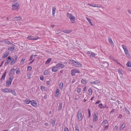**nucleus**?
<instances>
[{
    "mask_svg": "<svg viewBox=\"0 0 131 131\" xmlns=\"http://www.w3.org/2000/svg\"><path fill=\"white\" fill-rule=\"evenodd\" d=\"M69 63L75 67L80 68H81L82 67V64L79 62L76 61L72 59L69 60Z\"/></svg>",
    "mask_w": 131,
    "mask_h": 131,
    "instance_id": "obj_1",
    "label": "nucleus"
},
{
    "mask_svg": "<svg viewBox=\"0 0 131 131\" xmlns=\"http://www.w3.org/2000/svg\"><path fill=\"white\" fill-rule=\"evenodd\" d=\"M19 4L18 2L14 3L12 6V9L13 10H16L18 11L19 9Z\"/></svg>",
    "mask_w": 131,
    "mask_h": 131,
    "instance_id": "obj_2",
    "label": "nucleus"
},
{
    "mask_svg": "<svg viewBox=\"0 0 131 131\" xmlns=\"http://www.w3.org/2000/svg\"><path fill=\"white\" fill-rule=\"evenodd\" d=\"M14 78V77L12 76L10 77L9 80L6 81V85L7 87H9L11 84L12 81Z\"/></svg>",
    "mask_w": 131,
    "mask_h": 131,
    "instance_id": "obj_3",
    "label": "nucleus"
},
{
    "mask_svg": "<svg viewBox=\"0 0 131 131\" xmlns=\"http://www.w3.org/2000/svg\"><path fill=\"white\" fill-rule=\"evenodd\" d=\"M81 72L80 70L78 69H72L71 71V75L72 76H74L75 75L76 73H80Z\"/></svg>",
    "mask_w": 131,
    "mask_h": 131,
    "instance_id": "obj_4",
    "label": "nucleus"
},
{
    "mask_svg": "<svg viewBox=\"0 0 131 131\" xmlns=\"http://www.w3.org/2000/svg\"><path fill=\"white\" fill-rule=\"evenodd\" d=\"M122 47L124 50L125 54L127 56H129L130 54L127 47L124 45H122Z\"/></svg>",
    "mask_w": 131,
    "mask_h": 131,
    "instance_id": "obj_5",
    "label": "nucleus"
},
{
    "mask_svg": "<svg viewBox=\"0 0 131 131\" xmlns=\"http://www.w3.org/2000/svg\"><path fill=\"white\" fill-rule=\"evenodd\" d=\"M77 117L78 120L79 121H81L83 119V116L81 110H79L77 112Z\"/></svg>",
    "mask_w": 131,
    "mask_h": 131,
    "instance_id": "obj_6",
    "label": "nucleus"
},
{
    "mask_svg": "<svg viewBox=\"0 0 131 131\" xmlns=\"http://www.w3.org/2000/svg\"><path fill=\"white\" fill-rule=\"evenodd\" d=\"M87 54L88 56L90 57L91 58H96L95 56V54L91 51H88L87 52Z\"/></svg>",
    "mask_w": 131,
    "mask_h": 131,
    "instance_id": "obj_7",
    "label": "nucleus"
},
{
    "mask_svg": "<svg viewBox=\"0 0 131 131\" xmlns=\"http://www.w3.org/2000/svg\"><path fill=\"white\" fill-rule=\"evenodd\" d=\"M58 69H62L64 67V65L62 62H59L56 65Z\"/></svg>",
    "mask_w": 131,
    "mask_h": 131,
    "instance_id": "obj_8",
    "label": "nucleus"
},
{
    "mask_svg": "<svg viewBox=\"0 0 131 131\" xmlns=\"http://www.w3.org/2000/svg\"><path fill=\"white\" fill-rule=\"evenodd\" d=\"M15 49V47L14 46H9L8 48V52L9 51L13 52Z\"/></svg>",
    "mask_w": 131,
    "mask_h": 131,
    "instance_id": "obj_9",
    "label": "nucleus"
},
{
    "mask_svg": "<svg viewBox=\"0 0 131 131\" xmlns=\"http://www.w3.org/2000/svg\"><path fill=\"white\" fill-rule=\"evenodd\" d=\"M10 89L9 88H5V89H3L2 88L1 89V91L5 93H10Z\"/></svg>",
    "mask_w": 131,
    "mask_h": 131,
    "instance_id": "obj_10",
    "label": "nucleus"
},
{
    "mask_svg": "<svg viewBox=\"0 0 131 131\" xmlns=\"http://www.w3.org/2000/svg\"><path fill=\"white\" fill-rule=\"evenodd\" d=\"M39 38L38 37H35L34 36H28L27 37V39H28L29 40H36L38 39Z\"/></svg>",
    "mask_w": 131,
    "mask_h": 131,
    "instance_id": "obj_11",
    "label": "nucleus"
},
{
    "mask_svg": "<svg viewBox=\"0 0 131 131\" xmlns=\"http://www.w3.org/2000/svg\"><path fill=\"white\" fill-rule=\"evenodd\" d=\"M15 69L14 68H12L10 70L8 74L9 77H12L11 75L15 73Z\"/></svg>",
    "mask_w": 131,
    "mask_h": 131,
    "instance_id": "obj_12",
    "label": "nucleus"
},
{
    "mask_svg": "<svg viewBox=\"0 0 131 131\" xmlns=\"http://www.w3.org/2000/svg\"><path fill=\"white\" fill-rule=\"evenodd\" d=\"M17 59V57L16 56H15L14 58H13L12 59L11 62H10V65H13L15 62L16 60Z\"/></svg>",
    "mask_w": 131,
    "mask_h": 131,
    "instance_id": "obj_13",
    "label": "nucleus"
},
{
    "mask_svg": "<svg viewBox=\"0 0 131 131\" xmlns=\"http://www.w3.org/2000/svg\"><path fill=\"white\" fill-rule=\"evenodd\" d=\"M58 69L56 65V66H53L52 67V71L53 72H56Z\"/></svg>",
    "mask_w": 131,
    "mask_h": 131,
    "instance_id": "obj_14",
    "label": "nucleus"
},
{
    "mask_svg": "<svg viewBox=\"0 0 131 131\" xmlns=\"http://www.w3.org/2000/svg\"><path fill=\"white\" fill-rule=\"evenodd\" d=\"M9 54V52H6L4 53V55L2 57V58L4 59L7 57Z\"/></svg>",
    "mask_w": 131,
    "mask_h": 131,
    "instance_id": "obj_15",
    "label": "nucleus"
},
{
    "mask_svg": "<svg viewBox=\"0 0 131 131\" xmlns=\"http://www.w3.org/2000/svg\"><path fill=\"white\" fill-rule=\"evenodd\" d=\"M60 90L59 89H57L55 93L54 94V96L58 97L59 94Z\"/></svg>",
    "mask_w": 131,
    "mask_h": 131,
    "instance_id": "obj_16",
    "label": "nucleus"
},
{
    "mask_svg": "<svg viewBox=\"0 0 131 131\" xmlns=\"http://www.w3.org/2000/svg\"><path fill=\"white\" fill-rule=\"evenodd\" d=\"M98 119V117L96 114H94L93 115V121L94 122H96Z\"/></svg>",
    "mask_w": 131,
    "mask_h": 131,
    "instance_id": "obj_17",
    "label": "nucleus"
},
{
    "mask_svg": "<svg viewBox=\"0 0 131 131\" xmlns=\"http://www.w3.org/2000/svg\"><path fill=\"white\" fill-rule=\"evenodd\" d=\"M31 102V104L34 106H36L37 105V103L36 101L32 100Z\"/></svg>",
    "mask_w": 131,
    "mask_h": 131,
    "instance_id": "obj_18",
    "label": "nucleus"
},
{
    "mask_svg": "<svg viewBox=\"0 0 131 131\" xmlns=\"http://www.w3.org/2000/svg\"><path fill=\"white\" fill-rule=\"evenodd\" d=\"M62 102L59 103V106L58 107V111H59L61 110L62 108Z\"/></svg>",
    "mask_w": 131,
    "mask_h": 131,
    "instance_id": "obj_19",
    "label": "nucleus"
},
{
    "mask_svg": "<svg viewBox=\"0 0 131 131\" xmlns=\"http://www.w3.org/2000/svg\"><path fill=\"white\" fill-rule=\"evenodd\" d=\"M75 18V17L73 16L70 18V21L72 23H74Z\"/></svg>",
    "mask_w": 131,
    "mask_h": 131,
    "instance_id": "obj_20",
    "label": "nucleus"
},
{
    "mask_svg": "<svg viewBox=\"0 0 131 131\" xmlns=\"http://www.w3.org/2000/svg\"><path fill=\"white\" fill-rule=\"evenodd\" d=\"M31 101L30 100L28 99H27L25 100L24 101V102L25 104H28Z\"/></svg>",
    "mask_w": 131,
    "mask_h": 131,
    "instance_id": "obj_21",
    "label": "nucleus"
},
{
    "mask_svg": "<svg viewBox=\"0 0 131 131\" xmlns=\"http://www.w3.org/2000/svg\"><path fill=\"white\" fill-rule=\"evenodd\" d=\"M108 64V63L107 62H105L104 63H103L102 66H103L104 68H107Z\"/></svg>",
    "mask_w": 131,
    "mask_h": 131,
    "instance_id": "obj_22",
    "label": "nucleus"
},
{
    "mask_svg": "<svg viewBox=\"0 0 131 131\" xmlns=\"http://www.w3.org/2000/svg\"><path fill=\"white\" fill-rule=\"evenodd\" d=\"M56 8L55 7H53L52 8V15L53 17L55 16V14L56 12Z\"/></svg>",
    "mask_w": 131,
    "mask_h": 131,
    "instance_id": "obj_23",
    "label": "nucleus"
},
{
    "mask_svg": "<svg viewBox=\"0 0 131 131\" xmlns=\"http://www.w3.org/2000/svg\"><path fill=\"white\" fill-rule=\"evenodd\" d=\"M100 83L99 81L97 80H96L95 81H94L93 82H90V83L91 84H99Z\"/></svg>",
    "mask_w": 131,
    "mask_h": 131,
    "instance_id": "obj_24",
    "label": "nucleus"
},
{
    "mask_svg": "<svg viewBox=\"0 0 131 131\" xmlns=\"http://www.w3.org/2000/svg\"><path fill=\"white\" fill-rule=\"evenodd\" d=\"M40 89L42 91H46L47 90V88L46 87H45L43 86H41L40 87Z\"/></svg>",
    "mask_w": 131,
    "mask_h": 131,
    "instance_id": "obj_25",
    "label": "nucleus"
},
{
    "mask_svg": "<svg viewBox=\"0 0 131 131\" xmlns=\"http://www.w3.org/2000/svg\"><path fill=\"white\" fill-rule=\"evenodd\" d=\"M72 31L71 30H69L68 29H66L63 31V32L67 34H69Z\"/></svg>",
    "mask_w": 131,
    "mask_h": 131,
    "instance_id": "obj_26",
    "label": "nucleus"
},
{
    "mask_svg": "<svg viewBox=\"0 0 131 131\" xmlns=\"http://www.w3.org/2000/svg\"><path fill=\"white\" fill-rule=\"evenodd\" d=\"M87 80L85 79H82L81 81V83L83 84H85L87 82Z\"/></svg>",
    "mask_w": 131,
    "mask_h": 131,
    "instance_id": "obj_27",
    "label": "nucleus"
},
{
    "mask_svg": "<svg viewBox=\"0 0 131 131\" xmlns=\"http://www.w3.org/2000/svg\"><path fill=\"white\" fill-rule=\"evenodd\" d=\"M6 72H4V73L3 74V75L2 76L1 79V81H2L3 80H4V79L5 78V77H6Z\"/></svg>",
    "mask_w": 131,
    "mask_h": 131,
    "instance_id": "obj_28",
    "label": "nucleus"
},
{
    "mask_svg": "<svg viewBox=\"0 0 131 131\" xmlns=\"http://www.w3.org/2000/svg\"><path fill=\"white\" fill-rule=\"evenodd\" d=\"M88 94L90 96L92 94V90L91 89H89L88 91Z\"/></svg>",
    "mask_w": 131,
    "mask_h": 131,
    "instance_id": "obj_29",
    "label": "nucleus"
},
{
    "mask_svg": "<svg viewBox=\"0 0 131 131\" xmlns=\"http://www.w3.org/2000/svg\"><path fill=\"white\" fill-rule=\"evenodd\" d=\"M89 5L91 6H92L94 7H101L100 5H98L97 4H93L92 5H91V4H89Z\"/></svg>",
    "mask_w": 131,
    "mask_h": 131,
    "instance_id": "obj_30",
    "label": "nucleus"
},
{
    "mask_svg": "<svg viewBox=\"0 0 131 131\" xmlns=\"http://www.w3.org/2000/svg\"><path fill=\"white\" fill-rule=\"evenodd\" d=\"M10 93H11L12 94H13L15 96H16L17 95L16 93V92L14 90H10Z\"/></svg>",
    "mask_w": 131,
    "mask_h": 131,
    "instance_id": "obj_31",
    "label": "nucleus"
},
{
    "mask_svg": "<svg viewBox=\"0 0 131 131\" xmlns=\"http://www.w3.org/2000/svg\"><path fill=\"white\" fill-rule=\"evenodd\" d=\"M51 58H49L46 61L45 64H47L49 63L51 61Z\"/></svg>",
    "mask_w": 131,
    "mask_h": 131,
    "instance_id": "obj_32",
    "label": "nucleus"
},
{
    "mask_svg": "<svg viewBox=\"0 0 131 131\" xmlns=\"http://www.w3.org/2000/svg\"><path fill=\"white\" fill-rule=\"evenodd\" d=\"M98 107L101 109H102L104 108L105 107L103 106L102 103H100L98 105Z\"/></svg>",
    "mask_w": 131,
    "mask_h": 131,
    "instance_id": "obj_33",
    "label": "nucleus"
},
{
    "mask_svg": "<svg viewBox=\"0 0 131 131\" xmlns=\"http://www.w3.org/2000/svg\"><path fill=\"white\" fill-rule=\"evenodd\" d=\"M63 83L62 82H61L59 85V87L60 90H62V89L63 87Z\"/></svg>",
    "mask_w": 131,
    "mask_h": 131,
    "instance_id": "obj_34",
    "label": "nucleus"
},
{
    "mask_svg": "<svg viewBox=\"0 0 131 131\" xmlns=\"http://www.w3.org/2000/svg\"><path fill=\"white\" fill-rule=\"evenodd\" d=\"M14 19L15 20L18 21L21 19L22 18L20 17H15L14 18Z\"/></svg>",
    "mask_w": 131,
    "mask_h": 131,
    "instance_id": "obj_35",
    "label": "nucleus"
},
{
    "mask_svg": "<svg viewBox=\"0 0 131 131\" xmlns=\"http://www.w3.org/2000/svg\"><path fill=\"white\" fill-rule=\"evenodd\" d=\"M108 122L107 120L104 119V120L103 122L102 123V125H104L106 124Z\"/></svg>",
    "mask_w": 131,
    "mask_h": 131,
    "instance_id": "obj_36",
    "label": "nucleus"
},
{
    "mask_svg": "<svg viewBox=\"0 0 131 131\" xmlns=\"http://www.w3.org/2000/svg\"><path fill=\"white\" fill-rule=\"evenodd\" d=\"M56 122V120H52L51 122V123L53 127L55 125Z\"/></svg>",
    "mask_w": 131,
    "mask_h": 131,
    "instance_id": "obj_37",
    "label": "nucleus"
},
{
    "mask_svg": "<svg viewBox=\"0 0 131 131\" xmlns=\"http://www.w3.org/2000/svg\"><path fill=\"white\" fill-rule=\"evenodd\" d=\"M67 15L68 17L69 18H70L72 16H73V15L69 13H68L67 14Z\"/></svg>",
    "mask_w": 131,
    "mask_h": 131,
    "instance_id": "obj_38",
    "label": "nucleus"
},
{
    "mask_svg": "<svg viewBox=\"0 0 131 131\" xmlns=\"http://www.w3.org/2000/svg\"><path fill=\"white\" fill-rule=\"evenodd\" d=\"M108 39L110 44L111 45H113V43L111 38L109 37Z\"/></svg>",
    "mask_w": 131,
    "mask_h": 131,
    "instance_id": "obj_39",
    "label": "nucleus"
},
{
    "mask_svg": "<svg viewBox=\"0 0 131 131\" xmlns=\"http://www.w3.org/2000/svg\"><path fill=\"white\" fill-rule=\"evenodd\" d=\"M4 42L5 43L8 44L13 45V43H12L10 41H5Z\"/></svg>",
    "mask_w": 131,
    "mask_h": 131,
    "instance_id": "obj_40",
    "label": "nucleus"
},
{
    "mask_svg": "<svg viewBox=\"0 0 131 131\" xmlns=\"http://www.w3.org/2000/svg\"><path fill=\"white\" fill-rule=\"evenodd\" d=\"M48 70H46L43 72V74L45 75H46L48 74Z\"/></svg>",
    "mask_w": 131,
    "mask_h": 131,
    "instance_id": "obj_41",
    "label": "nucleus"
},
{
    "mask_svg": "<svg viewBox=\"0 0 131 131\" xmlns=\"http://www.w3.org/2000/svg\"><path fill=\"white\" fill-rule=\"evenodd\" d=\"M126 125L125 124H123L121 126V130H123L124 128H125V126Z\"/></svg>",
    "mask_w": 131,
    "mask_h": 131,
    "instance_id": "obj_42",
    "label": "nucleus"
},
{
    "mask_svg": "<svg viewBox=\"0 0 131 131\" xmlns=\"http://www.w3.org/2000/svg\"><path fill=\"white\" fill-rule=\"evenodd\" d=\"M125 109L126 114H129L130 112L129 110L128 109H127L126 108H125Z\"/></svg>",
    "mask_w": 131,
    "mask_h": 131,
    "instance_id": "obj_43",
    "label": "nucleus"
},
{
    "mask_svg": "<svg viewBox=\"0 0 131 131\" xmlns=\"http://www.w3.org/2000/svg\"><path fill=\"white\" fill-rule=\"evenodd\" d=\"M126 65L129 67L131 66V63L129 61L126 64Z\"/></svg>",
    "mask_w": 131,
    "mask_h": 131,
    "instance_id": "obj_44",
    "label": "nucleus"
},
{
    "mask_svg": "<svg viewBox=\"0 0 131 131\" xmlns=\"http://www.w3.org/2000/svg\"><path fill=\"white\" fill-rule=\"evenodd\" d=\"M88 111L89 113V118L91 116L90 110V109L89 108L88 109Z\"/></svg>",
    "mask_w": 131,
    "mask_h": 131,
    "instance_id": "obj_45",
    "label": "nucleus"
},
{
    "mask_svg": "<svg viewBox=\"0 0 131 131\" xmlns=\"http://www.w3.org/2000/svg\"><path fill=\"white\" fill-rule=\"evenodd\" d=\"M117 101L118 102V104L121 105H120V108H122V106H123V104L121 102L119 101H118L117 100Z\"/></svg>",
    "mask_w": 131,
    "mask_h": 131,
    "instance_id": "obj_46",
    "label": "nucleus"
},
{
    "mask_svg": "<svg viewBox=\"0 0 131 131\" xmlns=\"http://www.w3.org/2000/svg\"><path fill=\"white\" fill-rule=\"evenodd\" d=\"M81 88H78L77 89V92L78 93H80L81 92Z\"/></svg>",
    "mask_w": 131,
    "mask_h": 131,
    "instance_id": "obj_47",
    "label": "nucleus"
},
{
    "mask_svg": "<svg viewBox=\"0 0 131 131\" xmlns=\"http://www.w3.org/2000/svg\"><path fill=\"white\" fill-rule=\"evenodd\" d=\"M75 129H79V127L78 126V125L77 124H75Z\"/></svg>",
    "mask_w": 131,
    "mask_h": 131,
    "instance_id": "obj_48",
    "label": "nucleus"
},
{
    "mask_svg": "<svg viewBox=\"0 0 131 131\" xmlns=\"http://www.w3.org/2000/svg\"><path fill=\"white\" fill-rule=\"evenodd\" d=\"M25 60V58H23L20 61V63H23Z\"/></svg>",
    "mask_w": 131,
    "mask_h": 131,
    "instance_id": "obj_49",
    "label": "nucleus"
},
{
    "mask_svg": "<svg viewBox=\"0 0 131 131\" xmlns=\"http://www.w3.org/2000/svg\"><path fill=\"white\" fill-rule=\"evenodd\" d=\"M32 69V67L31 66H29L27 68V70L28 71H30Z\"/></svg>",
    "mask_w": 131,
    "mask_h": 131,
    "instance_id": "obj_50",
    "label": "nucleus"
},
{
    "mask_svg": "<svg viewBox=\"0 0 131 131\" xmlns=\"http://www.w3.org/2000/svg\"><path fill=\"white\" fill-rule=\"evenodd\" d=\"M40 79L42 81L44 79V77L43 75L41 76L40 77Z\"/></svg>",
    "mask_w": 131,
    "mask_h": 131,
    "instance_id": "obj_51",
    "label": "nucleus"
},
{
    "mask_svg": "<svg viewBox=\"0 0 131 131\" xmlns=\"http://www.w3.org/2000/svg\"><path fill=\"white\" fill-rule=\"evenodd\" d=\"M35 58H34V59H33L32 61L30 62L29 63V65H30V64H31L34 61H35Z\"/></svg>",
    "mask_w": 131,
    "mask_h": 131,
    "instance_id": "obj_52",
    "label": "nucleus"
},
{
    "mask_svg": "<svg viewBox=\"0 0 131 131\" xmlns=\"http://www.w3.org/2000/svg\"><path fill=\"white\" fill-rule=\"evenodd\" d=\"M34 56L33 55H32L30 57V59L29 60V61H30L33 59V57Z\"/></svg>",
    "mask_w": 131,
    "mask_h": 131,
    "instance_id": "obj_53",
    "label": "nucleus"
},
{
    "mask_svg": "<svg viewBox=\"0 0 131 131\" xmlns=\"http://www.w3.org/2000/svg\"><path fill=\"white\" fill-rule=\"evenodd\" d=\"M64 131H69L68 128L67 127H65L64 128Z\"/></svg>",
    "mask_w": 131,
    "mask_h": 131,
    "instance_id": "obj_54",
    "label": "nucleus"
},
{
    "mask_svg": "<svg viewBox=\"0 0 131 131\" xmlns=\"http://www.w3.org/2000/svg\"><path fill=\"white\" fill-rule=\"evenodd\" d=\"M86 18L87 20L88 21L89 23L91 21V20L90 18H89L87 17H86Z\"/></svg>",
    "mask_w": 131,
    "mask_h": 131,
    "instance_id": "obj_55",
    "label": "nucleus"
},
{
    "mask_svg": "<svg viewBox=\"0 0 131 131\" xmlns=\"http://www.w3.org/2000/svg\"><path fill=\"white\" fill-rule=\"evenodd\" d=\"M101 102V101L100 100H98L95 103V104H97Z\"/></svg>",
    "mask_w": 131,
    "mask_h": 131,
    "instance_id": "obj_56",
    "label": "nucleus"
},
{
    "mask_svg": "<svg viewBox=\"0 0 131 131\" xmlns=\"http://www.w3.org/2000/svg\"><path fill=\"white\" fill-rule=\"evenodd\" d=\"M113 60L115 61L118 64H120V63L118 62V61L116 60L114 58H113Z\"/></svg>",
    "mask_w": 131,
    "mask_h": 131,
    "instance_id": "obj_57",
    "label": "nucleus"
},
{
    "mask_svg": "<svg viewBox=\"0 0 131 131\" xmlns=\"http://www.w3.org/2000/svg\"><path fill=\"white\" fill-rule=\"evenodd\" d=\"M108 125H105V126L104 128V130L105 129H107L108 127Z\"/></svg>",
    "mask_w": 131,
    "mask_h": 131,
    "instance_id": "obj_58",
    "label": "nucleus"
},
{
    "mask_svg": "<svg viewBox=\"0 0 131 131\" xmlns=\"http://www.w3.org/2000/svg\"><path fill=\"white\" fill-rule=\"evenodd\" d=\"M20 73V71L19 70L16 71V73L17 74H19Z\"/></svg>",
    "mask_w": 131,
    "mask_h": 131,
    "instance_id": "obj_59",
    "label": "nucleus"
},
{
    "mask_svg": "<svg viewBox=\"0 0 131 131\" xmlns=\"http://www.w3.org/2000/svg\"><path fill=\"white\" fill-rule=\"evenodd\" d=\"M50 83V81H48L46 82V84L48 85H49V84Z\"/></svg>",
    "mask_w": 131,
    "mask_h": 131,
    "instance_id": "obj_60",
    "label": "nucleus"
},
{
    "mask_svg": "<svg viewBox=\"0 0 131 131\" xmlns=\"http://www.w3.org/2000/svg\"><path fill=\"white\" fill-rule=\"evenodd\" d=\"M119 72L120 73L122 74V70L120 69L118 70Z\"/></svg>",
    "mask_w": 131,
    "mask_h": 131,
    "instance_id": "obj_61",
    "label": "nucleus"
},
{
    "mask_svg": "<svg viewBox=\"0 0 131 131\" xmlns=\"http://www.w3.org/2000/svg\"><path fill=\"white\" fill-rule=\"evenodd\" d=\"M10 60H8V59H7L6 61V62H7L8 63L10 62Z\"/></svg>",
    "mask_w": 131,
    "mask_h": 131,
    "instance_id": "obj_62",
    "label": "nucleus"
},
{
    "mask_svg": "<svg viewBox=\"0 0 131 131\" xmlns=\"http://www.w3.org/2000/svg\"><path fill=\"white\" fill-rule=\"evenodd\" d=\"M49 125V124L48 123H45V125L46 126H48Z\"/></svg>",
    "mask_w": 131,
    "mask_h": 131,
    "instance_id": "obj_63",
    "label": "nucleus"
},
{
    "mask_svg": "<svg viewBox=\"0 0 131 131\" xmlns=\"http://www.w3.org/2000/svg\"><path fill=\"white\" fill-rule=\"evenodd\" d=\"M128 70L129 71H131V66L129 67Z\"/></svg>",
    "mask_w": 131,
    "mask_h": 131,
    "instance_id": "obj_64",
    "label": "nucleus"
}]
</instances>
